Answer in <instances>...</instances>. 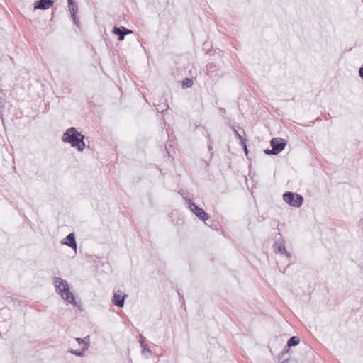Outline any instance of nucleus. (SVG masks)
Here are the masks:
<instances>
[{
	"instance_id": "nucleus-15",
	"label": "nucleus",
	"mask_w": 363,
	"mask_h": 363,
	"mask_svg": "<svg viewBox=\"0 0 363 363\" xmlns=\"http://www.w3.org/2000/svg\"><path fill=\"white\" fill-rule=\"evenodd\" d=\"M83 350H70V352L72 354H74L77 356H79V357H82L84 356V352H83Z\"/></svg>"
},
{
	"instance_id": "nucleus-19",
	"label": "nucleus",
	"mask_w": 363,
	"mask_h": 363,
	"mask_svg": "<svg viewBox=\"0 0 363 363\" xmlns=\"http://www.w3.org/2000/svg\"><path fill=\"white\" fill-rule=\"evenodd\" d=\"M141 347L143 348V351L144 352L145 350H147V352H150L149 349L147 348V345L145 344L144 341L140 342Z\"/></svg>"
},
{
	"instance_id": "nucleus-8",
	"label": "nucleus",
	"mask_w": 363,
	"mask_h": 363,
	"mask_svg": "<svg viewBox=\"0 0 363 363\" xmlns=\"http://www.w3.org/2000/svg\"><path fill=\"white\" fill-rule=\"evenodd\" d=\"M274 251L276 253H279L281 255H285L288 259H289L291 257V255L286 251L285 246L283 243H279L278 242H276L274 244Z\"/></svg>"
},
{
	"instance_id": "nucleus-1",
	"label": "nucleus",
	"mask_w": 363,
	"mask_h": 363,
	"mask_svg": "<svg viewBox=\"0 0 363 363\" xmlns=\"http://www.w3.org/2000/svg\"><path fill=\"white\" fill-rule=\"evenodd\" d=\"M84 139V135L74 127L67 129L62 138L63 142L70 143L72 147L77 148L79 151H82L86 147Z\"/></svg>"
},
{
	"instance_id": "nucleus-13",
	"label": "nucleus",
	"mask_w": 363,
	"mask_h": 363,
	"mask_svg": "<svg viewBox=\"0 0 363 363\" xmlns=\"http://www.w3.org/2000/svg\"><path fill=\"white\" fill-rule=\"evenodd\" d=\"M300 342V339L297 336H292L290 337L287 342V347H291L294 346H296Z\"/></svg>"
},
{
	"instance_id": "nucleus-12",
	"label": "nucleus",
	"mask_w": 363,
	"mask_h": 363,
	"mask_svg": "<svg viewBox=\"0 0 363 363\" xmlns=\"http://www.w3.org/2000/svg\"><path fill=\"white\" fill-rule=\"evenodd\" d=\"M216 67H217V66L215 63H213V62L208 63L206 65V74L209 77H213V72L216 70Z\"/></svg>"
},
{
	"instance_id": "nucleus-16",
	"label": "nucleus",
	"mask_w": 363,
	"mask_h": 363,
	"mask_svg": "<svg viewBox=\"0 0 363 363\" xmlns=\"http://www.w3.org/2000/svg\"><path fill=\"white\" fill-rule=\"evenodd\" d=\"M234 133L235 137L240 141L241 143H245V140L242 138L237 130L234 129Z\"/></svg>"
},
{
	"instance_id": "nucleus-6",
	"label": "nucleus",
	"mask_w": 363,
	"mask_h": 363,
	"mask_svg": "<svg viewBox=\"0 0 363 363\" xmlns=\"http://www.w3.org/2000/svg\"><path fill=\"white\" fill-rule=\"evenodd\" d=\"M69 11H70L71 16L73 19L74 23L79 26V19L76 16L77 11V5L74 2V0H67Z\"/></svg>"
},
{
	"instance_id": "nucleus-3",
	"label": "nucleus",
	"mask_w": 363,
	"mask_h": 363,
	"mask_svg": "<svg viewBox=\"0 0 363 363\" xmlns=\"http://www.w3.org/2000/svg\"><path fill=\"white\" fill-rule=\"evenodd\" d=\"M283 200L291 206L300 207L303 202L301 195L291 191H287L283 195Z\"/></svg>"
},
{
	"instance_id": "nucleus-21",
	"label": "nucleus",
	"mask_w": 363,
	"mask_h": 363,
	"mask_svg": "<svg viewBox=\"0 0 363 363\" xmlns=\"http://www.w3.org/2000/svg\"><path fill=\"white\" fill-rule=\"evenodd\" d=\"M122 28H123V30L124 31V33H125V35H128V34L133 33V30H131L127 29V28H125L124 27H122Z\"/></svg>"
},
{
	"instance_id": "nucleus-9",
	"label": "nucleus",
	"mask_w": 363,
	"mask_h": 363,
	"mask_svg": "<svg viewBox=\"0 0 363 363\" xmlns=\"http://www.w3.org/2000/svg\"><path fill=\"white\" fill-rule=\"evenodd\" d=\"M119 291L116 292L113 295V297L112 298V303L113 305L118 307H123L124 305V299L127 296V295L121 296V294H119Z\"/></svg>"
},
{
	"instance_id": "nucleus-18",
	"label": "nucleus",
	"mask_w": 363,
	"mask_h": 363,
	"mask_svg": "<svg viewBox=\"0 0 363 363\" xmlns=\"http://www.w3.org/2000/svg\"><path fill=\"white\" fill-rule=\"evenodd\" d=\"M86 339H88L89 340V336L84 337V339H82V338H79V337H77L76 338V340L78 342V343L80 345V344H82Z\"/></svg>"
},
{
	"instance_id": "nucleus-20",
	"label": "nucleus",
	"mask_w": 363,
	"mask_h": 363,
	"mask_svg": "<svg viewBox=\"0 0 363 363\" xmlns=\"http://www.w3.org/2000/svg\"><path fill=\"white\" fill-rule=\"evenodd\" d=\"M264 153L266 155H277L274 152H272V148L271 150L266 149L264 150Z\"/></svg>"
},
{
	"instance_id": "nucleus-24",
	"label": "nucleus",
	"mask_w": 363,
	"mask_h": 363,
	"mask_svg": "<svg viewBox=\"0 0 363 363\" xmlns=\"http://www.w3.org/2000/svg\"><path fill=\"white\" fill-rule=\"evenodd\" d=\"M208 149H209V150H212V145H211V144H210V145H208Z\"/></svg>"
},
{
	"instance_id": "nucleus-7",
	"label": "nucleus",
	"mask_w": 363,
	"mask_h": 363,
	"mask_svg": "<svg viewBox=\"0 0 363 363\" xmlns=\"http://www.w3.org/2000/svg\"><path fill=\"white\" fill-rule=\"evenodd\" d=\"M62 243L63 245H66L71 248L74 249V250H77V242L75 240V236L73 233H69L66 236V238L62 241Z\"/></svg>"
},
{
	"instance_id": "nucleus-4",
	"label": "nucleus",
	"mask_w": 363,
	"mask_h": 363,
	"mask_svg": "<svg viewBox=\"0 0 363 363\" xmlns=\"http://www.w3.org/2000/svg\"><path fill=\"white\" fill-rule=\"evenodd\" d=\"M189 204V209L201 220H206L208 219V214L201 208L198 206L194 201L189 199H186Z\"/></svg>"
},
{
	"instance_id": "nucleus-10",
	"label": "nucleus",
	"mask_w": 363,
	"mask_h": 363,
	"mask_svg": "<svg viewBox=\"0 0 363 363\" xmlns=\"http://www.w3.org/2000/svg\"><path fill=\"white\" fill-rule=\"evenodd\" d=\"M53 3L52 0H39L35 3V8L45 10L50 8Z\"/></svg>"
},
{
	"instance_id": "nucleus-14",
	"label": "nucleus",
	"mask_w": 363,
	"mask_h": 363,
	"mask_svg": "<svg viewBox=\"0 0 363 363\" xmlns=\"http://www.w3.org/2000/svg\"><path fill=\"white\" fill-rule=\"evenodd\" d=\"M182 85L184 87L189 88L191 87L193 85V81L192 79L189 78H186L182 83Z\"/></svg>"
},
{
	"instance_id": "nucleus-5",
	"label": "nucleus",
	"mask_w": 363,
	"mask_h": 363,
	"mask_svg": "<svg viewBox=\"0 0 363 363\" xmlns=\"http://www.w3.org/2000/svg\"><path fill=\"white\" fill-rule=\"evenodd\" d=\"M270 145L272 148V152L278 155L285 148L286 141L281 138H274L271 140Z\"/></svg>"
},
{
	"instance_id": "nucleus-23",
	"label": "nucleus",
	"mask_w": 363,
	"mask_h": 363,
	"mask_svg": "<svg viewBox=\"0 0 363 363\" xmlns=\"http://www.w3.org/2000/svg\"><path fill=\"white\" fill-rule=\"evenodd\" d=\"M359 77L363 79V67H360L359 69Z\"/></svg>"
},
{
	"instance_id": "nucleus-2",
	"label": "nucleus",
	"mask_w": 363,
	"mask_h": 363,
	"mask_svg": "<svg viewBox=\"0 0 363 363\" xmlns=\"http://www.w3.org/2000/svg\"><path fill=\"white\" fill-rule=\"evenodd\" d=\"M54 284L56 291L60 295L61 298L69 303L76 304L73 294L70 291L69 286L67 281L60 277H54Z\"/></svg>"
},
{
	"instance_id": "nucleus-17",
	"label": "nucleus",
	"mask_w": 363,
	"mask_h": 363,
	"mask_svg": "<svg viewBox=\"0 0 363 363\" xmlns=\"http://www.w3.org/2000/svg\"><path fill=\"white\" fill-rule=\"evenodd\" d=\"M83 344L84 345V347H83V350H86L89 345V339H86L85 341L83 342Z\"/></svg>"
},
{
	"instance_id": "nucleus-22",
	"label": "nucleus",
	"mask_w": 363,
	"mask_h": 363,
	"mask_svg": "<svg viewBox=\"0 0 363 363\" xmlns=\"http://www.w3.org/2000/svg\"><path fill=\"white\" fill-rule=\"evenodd\" d=\"M241 144L243 145V149L245 150V154L247 155L248 150H247L246 143L245 142V143H241Z\"/></svg>"
},
{
	"instance_id": "nucleus-11",
	"label": "nucleus",
	"mask_w": 363,
	"mask_h": 363,
	"mask_svg": "<svg viewBox=\"0 0 363 363\" xmlns=\"http://www.w3.org/2000/svg\"><path fill=\"white\" fill-rule=\"evenodd\" d=\"M113 33L118 36V40L122 41L124 40L125 33L123 30L122 27L115 26L112 30Z\"/></svg>"
}]
</instances>
